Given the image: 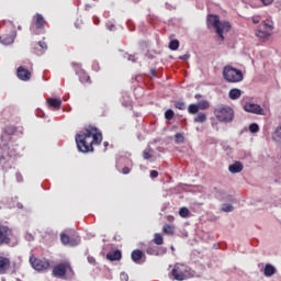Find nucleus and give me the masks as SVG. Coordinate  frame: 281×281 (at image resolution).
<instances>
[{"instance_id": "obj_25", "label": "nucleus", "mask_w": 281, "mask_h": 281, "mask_svg": "<svg viewBox=\"0 0 281 281\" xmlns=\"http://www.w3.org/2000/svg\"><path fill=\"white\" fill-rule=\"evenodd\" d=\"M79 80L80 82H82V85H91V77H89V75H87V72H85L83 70H81L79 75Z\"/></svg>"}, {"instance_id": "obj_28", "label": "nucleus", "mask_w": 281, "mask_h": 281, "mask_svg": "<svg viewBox=\"0 0 281 281\" xmlns=\"http://www.w3.org/2000/svg\"><path fill=\"white\" fill-rule=\"evenodd\" d=\"M260 27L271 33L273 32V22H271L270 20H266L263 21V24Z\"/></svg>"}, {"instance_id": "obj_49", "label": "nucleus", "mask_w": 281, "mask_h": 281, "mask_svg": "<svg viewBox=\"0 0 281 281\" xmlns=\"http://www.w3.org/2000/svg\"><path fill=\"white\" fill-rule=\"evenodd\" d=\"M176 139H182L183 140V135L180 134V133L176 134Z\"/></svg>"}, {"instance_id": "obj_20", "label": "nucleus", "mask_w": 281, "mask_h": 281, "mask_svg": "<svg viewBox=\"0 0 281 281\" xmlns=\"http://www.w3.org/2000/svg\"><path fill=\"white\" fill-rule=\"evenodd\" d=\"M228 170L233 175H236L238 172H243V162L236 161L235 164L229 165Z\"/></svg>"}, {"instance_id": "obj_52", "label": "nucleus", "mask_w": 281, "mask_h": 281, "mask_svg": "<svg viewBox=\"0 0 281 281\" xmlns=\"http://www.w3.org/2000/svg\"><path fill=\"white\" fill-rule=\"evenodd\" d=\"M18 207H19L20 210H23V204L18 203Z\"/></svg>"}, {"instance_id": "obj_17", "label": "nucleus", "mask_w": 281, "mask_h": 281, "mask_svg": "<svg viewBox=\"0 0 281 281\" xmlns=\"http://www.w3.org/2000/svg\"><path fill=\"white\" fill-rule=\"evenodd\" d=\"M255 34L257 38H260V41H269V38L271 37V32L263 29L262 26H258Z\"/></svg>"}, {"instance_id": "obj_16", "label": "nucleus", "mask_w": 281, "mask_h": 281, "mask_svg": "<svg viewBox=\"0 0 281 281\" xmlns=\"http://www.w3.org/2000/svg\"><path fill=\"white\" fill-rule=\"evenodd\" d=\"M46 102L48 108L53 109L54 111H60V108L63 106V100L60 99L48 98Z\"/></svg>"}, {"instance_id": "obj_30", "label": "nucleus", "mask_w": 281, "mask_h": 281, "mask_svg": "<svg viewBox=\"0 0 281 281\" xmlns=\"http://www.w3.org/2000/svg\"><path fill=\"white\" fill-rule=\"evenodd\" d=\"M3 133L5 135H14V133H16V127L12 126V125H7L4 128H3Z\"/></svg>"}, {"instance_id": "obj_33", "label": "nucleus", "mask_w": 281, "mask_h": 281, "mask_svg": "<svg viewBox=\"0 0 281 281\" xmlns=\"http://www.w3.org/2000/svg\"><path fill=\"white\" fill-rule=\"evenodd\" d=\"M143 158L148 160V159H153V149L151 148H146L143 151Z\"/></svg>"}, {"instance_id": "obj_3", "label": "nucleus", "mask_w": 281, "mask_h": 281, "mask_svg": "<svg viewBox=\"0 0 281 281\" xmlns=\"http://www.w3.org/2000/svg\"><path fill=\"white\" fill-rule=\"evenodd\" d=\"M207 27H213L216 31V34L220 36L221 41H225L223 34L232 30V24L227 21L221 22L218 15L210 14L206 19Z\"/></svg>"}, {"instance_id": "obj_50", "label": "nucleus", "mask_w": 281, "mask_h": 281, "mask_svg": "<svg viewBox=\"0 0 281 281\" xmlns=\"http://www.w3.org/2000/svg\"><path fill=\"white\" fill-rule=\"evenodd\" d=\"M72 67H76L77 69H80V65L79 64H72Z\"/></svg>"}, {"instance_id": "obj_53", "label": "nucleus", "mask_w": 281, "mask_h": 281, "mask_svg": "<svg viewBox=\"0 0 281 281\" xmlns=\"http://www.w3.org/2000/svg\"><path fill=\"white\" fill-rule=\"evenodd\" d=\"M104 146H109V143H108V142H105V143H104Z\"/></svg>"}, {"instance_id": "obj_24", "label": "nucleus", "mask_w": 281, "mask_h": 281, "mask_svg": "<svg viewBox=\"0 0 281 281\" xmlns=\"http://www.w3.org/2000/svg\"><path fill=\"white\" fill-rule=\"evenodd\" d=\"M162 234L167 236H175V225L165 224L162 227Z\"/></svg>"}, {"instance_id": "obj_36", "label": "nucleus", "mask_w": 281, "mask_h": 281, "mask_svg": "<svg viewBox=\"0 0 281 281\" xmlns=\"http://www.w3.org/2000/svg\"><path fill=\"white\" fill-rule=\"evenodd\" d=\"M173 117H175V111L169 109L165 112V119L168 120V122H170V120H172Z\"/></svg>"}, {"instance_id": "obj_35", "label": "nucleus", "mask_w": 281, "mask_h": 281, "mask_svg": "<svg viewBox=\"0 0 281 281\" xmlns=\"http://www.w3.org/2000/svg\"><path fill=\"white\" fill-rule=\"evenodd\" d=\"M175 108L179 109V111H186V102H183V101H176L175 102Z\"/></svg>"}, {"instance_id": "obj_38", "label": "nucleus", "mask_w": 281, "mask_h": 281, "mask_svg": "<svg viewBox=\"0 0 281 281\" xmlns=\"http://www.w3.org/2000/svg\"><path fill=\"white\" fill-rule=\"evenodd\" d=\"M222 210L223 212H233L234 206L232 204H223Z\"/></svg>"}, {"instance_id": "obj_2", "label": "nucleus", "mask_w": 281, "mask_h": 281, "mask_svg": "<svg viewBox=\"0 0 281 281\" xmlns=\"http://www.w3.org/2000/svg\"><path fill=\"white\" fill-rule=\"evenodd\" d=\"M52 276L60 280H71L76 276V272L74 271V267H71V261L65 259L53 267Z\"/></svg>"}, {"instance_id": "obj_22", "label": "nucleus", "mask_w": 281, "mask_h": 281, "mask_svg": "<svg viewBox=\"0 0 281 281\" xmlns=\"http://www.w3.org/2000/svg\"><path fill=\"white\" fill-rule=\"evenodd\" d=\"M276 273V267H273L271 263H267L263 268V276L266 278H271V276H274Z\"/></svg>"}, {"instance_id": "obj_11", "label": "nucleus", "mask_w": 281, "mask_h": 281, "mask_svg": "<svg viewBox=\"0 0 281 281\" xmlns=\"http://www.w3.org/2000/svg\"><path fill=\"white\" fill-rule=\"evenodd\" d=\"M45 25H47V21H45L43 14L36 13L33 15L31 30H45Z\"/></svg>"}, {"instance_id": "obj_19", "label": "nucleus", "mask_w": 281, "mask_h": 281, "mask_svg": "<svg viewBox=\"0 0 281 281\" xmlns=\"http://www.w3.org/2000/svg\"><path fill=\"white\" fill-rule=\"evenodd\" d=\"M0 43H2V45H12V43H14V34L0 35Z\"/></svg>"}, {"instance_id": "obj_34", "label": "nucleus", "mask_w": 281, "mask_h": 281, "mask_svg": "<svg viewBox=\"0 0 281 281\" xmlns=\"http://www.w3.org/2000/svg\"><path fill=\"white\" fill-rule=\"evenodd\" d=\"M179 214L182 218H188L190 216V210L188 207H181Z\"/></svg>"}, {"instance_id": "obj_1", "label": "nucleus", "mask_w": 281, "mask_h": 281, "mask_svg": "<svg viewBox=\"0 0 281 281\" xmlns=\"http://www.w3.org/2000/svg\"><path fill=\"white\" fill-rule=\"evenodd\" d=\"M79 153H93V146L102 144V132L93 126H88L75 136Z\"/></svg>"}, {"instance_id": "obj_13", "label": "nucleus", "mask_w": 281, "mask_h": 281, "mask_svg": "<svg viewBox=\"0 0 281 281\" xmlns=\"http://www.w3.org/2000/svg\"><path fill=\"white\" fill-rule=\"evenodd\" d=\"M244 111L247 113H255L256 115H265V109L256 103H246L244 105Z\"/></svg>"}, {"instance_id": "obj_31", "label": "nucleus", "mask_w": 281, "mask_h": 281, "mask_svg": "<svg viewBox=\"0 0 281 281\" xmlns=\"http://www.w3.org/2000/svg\"><path fill=\"white\" fill-rule=\"evenodd\" d=\"M188 111L191 115H196L200 111L199 104H190Z\"/></svg>"}, {"instance_id": "obj_48", "label": "nucleus", "mask_w": 281, "mask_h": 281, "mask_svg": "<svg viewBox=\"0 0 281 281\" xmlns=\"http://www.w3.org/2000/svg\"><path fill=\"white\" fill-rule=\"evenodd\" d=\"M128 60H132V63H137V58H135V55H130Z\"/></svg>"}, {"instance_id": "obj_18", "label": "nucleus", "mask_w": 281, "mask_h": 281, "mask_svg": "<svg viewBox=\"0 0 281 281\" xmlns=\"http://www.w3.org/2000/svg\"><path fill=\"white\" fill-rule=\"evenodd\" d=\"M106 260H110V262H115L116 260H122V251L114 250L106 254Z\"/></svg>"}, {"instance_id": "obj_8", "label": "nucleus", "mask_w": 281, "mask_h": 281, "mask_svg": "<svg viewBox=\"0 0 281 281\" xmlns=\"http://www.w3.org/2000/svg\"><path fill=\"white\" fill-rule=\"evenodd\" d=\"M171 276L173 277V280L177 281L188 280V278H190V267L183 263H176L171 271Z\"/></svg>"}, {"instance_id": "obj_21", "label": "nucleus", "mask_w": 281, "mask_h": 281, "mask_svg": "<svg viewBox=\"0 0 281 281\" xmlns=\"http://www.w3.org/2000/svg\"><path fill=\"white\" fill-rule=\"evenodd\" d=\"M240 95H243V91H240V89H238V88H233L228 92V98L231 100H238L240 98Z\"/></svg>"}, {"instance_id": "obj_45", "label": "nucleus", "mask_w": 281, "mask_h": 281, "mask_svg": "<svg viewBox=\"0 0 281 281\" xmlns=\"http://www.w3.org/2000/svg\"><path fill=\"white\" fill-rule=\"evenodd\" d=\"M122 172H123V175H128V173L131 172V168L124 167V168L122 169Z\"/></svg>"}, {"instance_id": "obj_6", "label": "nucleus", "mask_w": 281, "mask_h": 281, "mask_svg": "<svg viewBox=\"0 0 281 281\" xmlns=\"http://www.w3.org/2000/svg\"><path fill=\"white\" fill-rule=\"evenodd\" d=\"M61 245L68 247H78L80 243V236L74 229H68L66 232L60 233Z\"/></svg>"}, {"instance_id": "obj_29", "label": "nucleus", "mask_w": 281, "mask_h": 281, "mask_svg": "<svg viewBox=\"0 0 281 281\" xmlns=\"http://www.w3.org/2000/svg\"><path fill=\"white\" fill-rule=\"evenodd\" d=\"M146 254H148V256H158L159 255V248H157L156 246H149L146 249Z\"/></svg>"}, {"instance_id": "obj_51", "label": "nucleus", "mask_w": 281, "mask_h": 281, "mask_svg": "<svg viewBox=\"0 0 281 281\" xmlns=\"http://www.w3.org/2000/svg\"><path fill=\"white\" fill-rule=\"evenodd\" d=\"M200 98H202L201 94H195V100H200Z\"/></svg>"}, {"instance_id": "obj_46", "label": "nucleus", "mask_w": 281, "mask_h": 281, "mask_svg": "<svg viewBox=\"0 0 281 281\" xmlns=\"http://www.w3.org/2000/svg\"><path fill=\"white\" fill-rule=\"evenodd\" d=\"M88 262H89L90 265H95V258L89 256V257H88Z\"/></svg>"}, {"instance_id": "obj_40", "label": "nucleus", "mask_w": 281, "mask_h": 281, "mask_svg": "<svg viewBox=\"0 0 281 281\" xmlns=\"http://www.w3.org/2000/svg\"><path fill=\"white\" fill-rule=\"evenodd\" d=\"M120 280L121 281H128V274L126 272H121Z\"/></svg>"}, {"instance_id": "obj_9", "label": "nucleus", "mask_w": 281, "mask_h": 281, "mask_svg": "<svg viewBox=\"0 0 281 281\" xmlns=\"http://www.w3.org/2000/svg\"><path fill=\"white\" fill-rule=\"evenodd\" d=\"M12 236H14L12 228L0 223V247L2 245H10L12 243Z\"/></svg>"}, {"instance_id": "obj_5", "label": "nucleus", "mask_w": 281, "mask_h": 281, "mask_svg": "<svg viewBox=\"0 0 281 281\" xmlns=\"http://www.w3.org/2000/svg\"><path fill=\"white\" fill-rule=\"evenodd\" d=\"M213 113L218 122H222L224 124H229V122H234V109H232V106L229 105H217L214 109Z\"/></svg>"}, {"instance_id": "obj_7", "label": "nucleus", "mask_w": 281, "mask_h": 281, "mask_svg": "<svg viewBox=\"0 0 281 281\" xmlns=\"http://www.w3.org/2000/svg\"><path fill=\"white\" fill-rule=\"evenodd\" d=\"M16 157V149L8 144L0 145V166L10 164V159Z\"/></svg>"}, {"instance_id": "obj_44", "label": "nucleus", "mask_w": 281, "mask_h": 281, "mask_svg": "<svg viewBox=\"0 0 281 281\" xmlns=\"http://www.w3.org/2000/svg\"><path fill=\"white\" fill-rule=\"evenodd\" d=\"M261 3H263V5H271V3H273V0H261Z\"/></svg>"}, {"instance_id": "obj_32", "label": "nucleus", "mask_w": 281, "mask_h": 281, "mask_svg": "<svg viewBox=\"0 0 281 281\" xmlns=\"http://www.w3.org/2000/svg\"><path fill=\"white\" fill-rule=\"evenodd\" d=\"M154 243L155 245H162L164 244V236H161V234L156 233L154 235Z\"/></svg>"}, {"instance_id": "obj_42", "label": "nucleus", "mask_w": 281, "mask_h": 281, "mask_svg": "<svg viewBox=\"0 0 281 281\" xmlns=\"http://www.w3.org/2000/svg\"><path fill=\"white\" fill-rule=\"evenodd\" d=\"M157 177H159V172L157 170H151L150 171V178L151 179H157Z\"/></svg>"}, {"instance_id": "obj_15", "label": "nucleus", "mask_w": 281, "mask_h": 281, "mask_svg": "<svg viewBox=\"0 0 281 281\" xmlns=\"http://www.w3.org/2000/svg\"><path fill=\"white\" fill-rule=\"evenodd\" d=\"M11 265L10 258L0 255V276H5L10 271Z\"/></svg>"}, {"instance_id": "obj_41", "label": "nucleus", "mask_w": 281, "mask_h": 281, "mask_svg": "<svg viewBox=\"0 0 281 281\" xmlns=\"http://www.w3.org/2000/svg\"><path fill=\"white\" fill-rule=\"evenodd\" d=\"M15 179H16L18 183L23 182V175H21V172H16L15 173Z\"/></svg>"}, {"instance_id": "obj_37", "label": "nucleus", "mask_w": 281, "mask_h": 281, "mask_svg": "<svg viewBox=\"0 0 281 281\" xmlns=\"http://www.w3.org/2000/svg\"><path fill=\"white\" fill-rule=\"evenodd\" d=\"M249 131H250V133H258L260 131V127L258 126V124L251 123L249 125Z\"/></svg>"}, {"instance_id": "obj_47", "label": "nucleus", "mask_w": 281, "mask_h": 281, "mask_svg": "<svg viewBox=\"0 0 281 281\" xmlns=\"http://www.w3.org/2000/svg\"><path fill=\"white\" fill-rule=\"evenodd\" d=\"M252 23H255V25H257V23H260V16H254Z\"/></svg>"}, {"instance_id": "obj_43", "label": "nucleus", "mask_w": 281, "mask_h": 281, "mask_svg": "<svg viewBox=\"0 0 281 281\" xmlns=\"http://www.w3.org/2000/svg\"><path fill=\"white\" fill-rule=\"evenodd\" d=\"M190 54H184L179 57L180 60H189Z\"/></svg>"}, {"instance_id": "obj_4", "label": "nucleus", "mask_w": 281, "mask_h": 281, "mask_svg": "<svg viewBox=\"0 0 281 281\" xmlns=\"http://www.w3.org/2000/svg\"><path fill=\"white\" fill-rule=\"evenodd\" d=\"M222 76L225 82H229L231 85L243 82L245 78V76L243 75V70L234 68L231 65H227L223 68Z\"/></svg>"}, {"instance_id": "obj_23", "label": "nucleus", "mask_w": 281, "mask_h": 281, "mask_svg": "<svg viewBox=\"0 0 281 281\" xmlns=\"http://www.w3.org/2000/svg\"><path fill=\"white\" fill-rule=\"evenodd\" d=\"M170 42H169V49H171V52H177V49H179V41L178 40H172L175 38V35H170L169 36Z\"/></svg>"}, {"instance_id": "obj_39", "label": "nucleus", "mask_w": 281, "mask_h": 281, "mask_svg": "<svg viewBox=\"0 0 281 281\" xmlns=\"http://www.w3.org/2000/svg\"><path fill=\"white\" fill-rule=\"evenodd\" d=\"M38 46H40L42 49H44V52L47 50V42H45V41H40V42H38Z\"/></svg>"}, {"instance_id": "obj_26", "label": "nucleus", "mask_w": 281, "mask_h": 281, "mask_svg": "<svg viewBox=\"0 0 281 281\" xmlns=\"http://www.w3.org/2000/svg\"><path fill=\"white\" fill-rule=\"evenodd\" d=\"M207 120V115H205V113L200 112L198 113V115L194 117V122L196 124H203V122H206Z\"/></svg>"}, {"instance_id": "obj_10", "label": "nucleus", "mask_w": 281, "mask_h": 281, "mask_svg": "<svg viewBox=\"0 0 281 281\" xmlns=\"http://www.w3.org/2000/svg\"><path fill=\"white\" fill-rule=\"evenodd\" d=\"M30 262L33 269H35V271H47V269H49L50 267L49 260L38 259L34 256L30 257Z\"/></svg>"}, {"instance_id": "obj_14", "label": "nucleus", "mask_w": 281, "mask_h": 281, "mask_svg": "<svg viewBox=\"0 0 281 281\" xmlns=\"http://www.w3.org/2000/svg\"><path fill=\"white\" fill-rule=\"evenodd\" d=\"M16 76L19 78V80H22L23 82H27V80H30L32 78V72L26 69L23 66L18 67L16 69Z\"/></svg>"}, {"instance_id": "obj_27", "label": "nucleus", "mask_w": 281, "mask_h": 281, "mask_svg": "<svg viewBox=\"0 0 281 281\" xmlns=\"http://www.w3.org/2000/svg\"><path fill=\"white\" fill-rule=\"evenodd\" d=\"M211 104L210 101L207 100H202L198 102V108L200 109V111H207V109H210Z\"/></svg>"}, {"instance_id": "obj_12", "label": "nucleus", "mask_w": 281, "mask_h": 281, "mask_svg": "<svg viewBox=\"0 0 281 281\" xmlns=\"http://www.w3.org/2000/svg\"><path fill=\"white\" fill-rule=\"evenodd\" d=\"M131 259L135 265H144L146 262V254L140 249H135L131 254Z\"/></svg>"}]
</instances>
